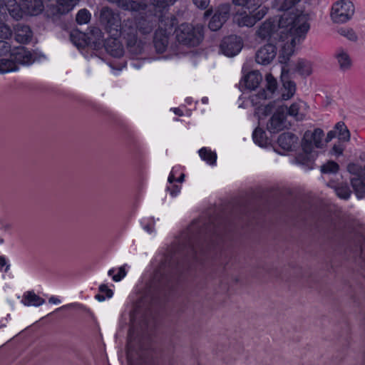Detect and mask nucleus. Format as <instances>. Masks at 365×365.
Here are the masks:
<instances>
[{"instance_id": "38", "label": "nucleus", "mask_w": 365, "mask_h": 365, "mask_svg": "<svg viewBox=\"0 0 365 365\" xmlns=\"http://www.w3.org/2000/svg\"><path fill=\"white\" fill-rule=\"evenodd\" d=\"M199 155L203 160L206 161L210 165H213L216 163L217 155L210 150L202 148L199 150Z\"/></svg>"}, {"instance_id": "8", "label": "nucleus", "mask_w": 365, "mask_h": 365, "mask_svg": "<svg viewBox=\"0 0 365 365\" xmlns=\"http://www.w3.org/2000/svg\"><path fill=\"white\" fill-rule=\"evenodd\" d=\"M146 5L148 6L147 4ZM143 11L145 12L143 14H140L133 19L135 20L136 24L138 25V30L139 34L142 35H147L153 31L158 24L160 26V20L157 15L148 11V6L145 9H143ZM140 11H143V10H140L138 12Z\"/></svg>"}, {"instance_id": "7", "label": "nucleus", "mask_w": 365, "mask_h": 365, "mask_svg": "<svg viewBox=\"0 0 365 365\" xmlns=\"http://www.w3.org/2000/svg\"><path fill=\"white\" fill-rule=\"evenodd\" d=\"M100 21L111 36H118L121 24L120 14L108 6L103 7L100 13Z\"/></svg>"}, {"instance_id": "33", "label": "nucleus", "mask_w": 365, "mask_h": 365, "mask_svg": "<svg viewBox=\"0 0 365 365\" xmlns=\"http://www.w3.org/2000/svg\"><path fill=\"white\" fill-rule=\"evenodd\" d=\"M340 69L342 71H346L351 67V59L349 55L343 50L339 51L336 54Z\"/></svg>"}, {"instance_id": "4", "label": "nucleus", "mask_w": 365, "mask_h": 365, "mask_svg": "<svg viewBox=\"0 0 365 365\" xmlns=\"http://www.w3.org/2000/svg\"><path fill=\"white\" fill-rule=\"evenodd\" d=\"M118 32V36L125 41L127 48L132 55L138 56L143 52V43L138 37V25L133 19H124Z\"/></svg>"}, {"instance_id": "31", "label": "nucleus", "mask_w": 365, "mask_h": 365, "mask_svg": "<svg viewBox=\"0 0 365 365\" xmlns=\"http://www.w3.org/2000/svg\"><path fill=\"white\" fill-rule=\"evenodd\" d=\"M351 186L358 198L364 197L365 195V183L359 178H354L351 180Z\"/></svg>"}, {"instance_id": "36", "label": "nucleus", "mask_w": 365, "mask_h": 365, "mask_svg": "<svg viewBox=\"0 0 365 365\" xmlns=\"http://www.w3.org/2000/svg\"><path fill=\"white\" fill-rule=\"evenodd\" d=\"M7 10L14 19L18 20L23 16V7L21 8L20 5L15 1H11V4L6 5Z\"/></svg>"}, {"instance_id": "6", "label": "nucleus", "mask_w": 365, "mask_h": 365, "mask_svg": "<svg viewBox=\"0 0 365 365\" xmlns=\"http://www.w3.org/2000/svg\"><path fill=\"white\" fill-rule=\"evenodd\" d=\"M176 1L177 0H150V4L148 5V11L157 15L162 24L165 21V26L174 27L176 19L170 15L168 11Z\"/></svg>"}, {"instance_id": "62", "label": "nucleus", "mask_w": 365, "mask_h": 365, "mask_svg": "<svg viewBox=\"0 0 365 365\" xmlns=\"http://www.w3.org/2000/svg\"><path fill=\"white\" fill-rule=\"evenodd\" d=\"M355 167V165L352 164V165H349L348 166V170L349 172H351V168H354Z\"/></svg>"}, {"instance_id": "28", "label": "nucleus", "mask_w": 365, "mask_h": 365, "mask_svg": "<svg viewBox=\"0 0 365 365\" xmlns=\"http://www.w3.org/2000/svg\"><path fill=\"white\" fill-rule=\"evenodd\" d=\"M295 71L302 76H308L312 73V63L306 59H299L296 66Z\"/></svg>"}, {"instance_id": "16", "label": "nucleus", "mask_w": 365, "mask_h": 365, "mask_svg": "<svg viewBox=\"0 0 365 365\" xmlns=\"http://www.w3.org/2000/svg\"><path fill=\"white\" fill-rule=\"evenodd\" d=\"M267 13V7H259V10L250 13V15L242 16L238 20L240 26L251 27L254 26L257 21L261 20Z\"/></svg>"}, {"instance_id": "3", "label": "nucleus", "mask_w": 365, "mask_h": 365, "mask_svg": "<svg viewBox=\"0 0 365 365\" xmlns=\"http://www.w3.org/2000/svg\"><path fill=\"white\" fill-rule=\"evenodd\" d=\"M265 80L266 83L264 88L261 89L257 94L250 96V101L252 106H258L255 108V114L257 115L259 118L266 117L269 115L274 108V102H270L266 106L259 104L260 103L259 100H265L272 98L277 88V80L272 74H267Z\"/></svg>"}, {"instance_id": "9", "label": "nucleus", "mask_w": 365, "mask_h": 365, "mask_svg": "<svg viewBox=\"0 0 365 365\" xmlns=\"http://www.w3.org/2000/svg\"><path fill=\"white\" fill-rule=\"evenodd\" d=\"M354 13V6L352 2L341 0L336 2L331 8V18L335 23H345L349 20Z\"/></svg>"}, {"instance_id": "44", "label": "nucleus", "mask_w": 365, "mask_h": 365, "mask_svg": "<svg viewBox=\"0 0 365 365\" xmlns=\"http://www.w3.org/2000/svg\"><path fill=\"white\" fill-rule=\"evenodd\" d=\"M305 104L304 102L301 101L300 103H294L287 110V114L288 113L289 115L295 117L297 120L302 119V116L299 117V110L300 108V104Z\"/></svg>"}, {"instance_id": "49", "label": "nucleus", "mask_w": 365, "mask_h": 365, "mask_svg": "<svg viewBox=\"0 0 365 365\" xmlns=\"http://www.w3.org/2000/svg\"><path fill=\"white\" fill-rule=\"evenodd\" d=\"M193 4L200 9H205L210 4V0H192Z\"/></svg>"}, {"instance_id": "10", "label": "nucleus", "mask_w": 365, "mask_h": 365, "mask_svg": "<svg viewBox=\"0 0 365 365\" xmlns=\"http://www.w3.org/2000/svg\"><path fill=\"white\" fill-rule=\"evenodd\" d=\"M230 4H220L215 9L208 24V27L211 31H216L222 28L230 17Z\"/></svg>"}, {"instance_id": "64", "label": "nucleus", "mask_w": 365, "mask_h": 365, "mask_svg": "<svg viewBox=\"0 0 365 365\" xmlns=\"http://www.w3.org/2000/svg\"><path fill=\"white\" fill-rule=\"evenodd\" d=\"M175 169L176 168H173L172 170H173V174L175 175Z\"/></svg>"}, {"instance_id": "19", "label": "nucleus", "mask_w": 365, "mask_h": 365, "mask_svg": "<svg viewBox=\"0 0 365 365\" xmlns=\"http://www.w3.org/2000/svg\"><path fill=\"white\" fill-rule=\"evenodd\" d=\"M297 140V135L288 132L282 133L277 139V143L282 149L289 151L295 148Z\"/></svg>"}, {"instance_id": "45", "label": "nucleus", "mask_w": 365, "mask_h": 365, "mask_svg": "<svg viewBox=\"0 0 365 365\" xmlns=\"http://www.w3.org/2000/svg\"><path fill=\"white\" fill-rule=\"evenodd\" d=\"M115 270L114 269H111L108 271V275L112 277V279L115 282L120 281L125 275L126 271L125 269V266H122L118 269V272L116 274H114Z\"/></svg>"}, {"instance_id": "21", "label": "nucleus", "mask_w": 365, "mask_h": 365, "mask_svg": "<svg viewBox=\"0 0 365 365\" xmlns=\"http://www.w3.org/2000/svg\"><path fill=\"white\" fill-rule=\"evenodd\" d=\"M22 7L24 12L31 16L37 15L43 10L41 0H23Z\"/></svg>"}, {"instance_id": "27", "label": "nucleus", "mask_w": 365, "mask_h": 365, "mask_svg": "<svg viewBox=\"0 0 365 365\" xmlns=\"http://www.w3.org/2000/svg\"><path fill=\"white\" fill-rule=\"evenodd\" d=\"M22 303L26 306L38 307L45 302V299L36 294L34 292H27L24 294Z\"/></svg>"}, {"instance_id": "17", "label": "nucleus", "mask_w": 365, "mask_h": 365, "mask_svg": "<svg viewBox=\"0 0 365 365\" xmlns=\"http://www.w3.org/2000/svg\"><path fill=\"white\" fill-rule=\"evenodd\" d=\"M108 1L115 4L119 8L129 11H139L145 9L147 7L145 1L134 0H107Z\"/></svg>"}, {"instance_id": "63", "label": "nucleus", "mask_w": 365, "mask_h": 365, "mask_svg": "<svg viewBox=\"0 0 365 365\" xmlns=\"http://www.w3.org/2000/svg\"><path fill=\"white\" fill-rule=\"evenodd\" d=\"M208 99L207 98L205 97L202 99V103H206L207 102Z\"/></svg>"}, {"instance_id": "57", "label": "nucleus", "mask_w": 365, "mask_h": 365, "mask_svg": "<svg viewBox=\"0 0 365 365\" xmlns=\"http://www.w3.org/2000/svg\"><path fill=\"white\" fill-rule=\"evenodd\" d=\"M173 112L175 113V114H176L179 116L183 115V112L180 108H174Z\"/></svg>"}, {"instance_id": "51", "label": "nucleus", "mask_w": 365, "mask_h": 365, "mask_svg": "<svg viewBox=\"0 0 365 365\" xmlns=\"http://www.w3.org/2000/svg\"><path fill=\"white\" fill-rule=\"evenodd\" d=\"M154 224L155 220L153 217L150 219V221L143 226L144 230H145L148 232L152 233L154 231Z\"/></svg>"}, {"instance_id": "39", "label": "nucleus", "mask_w": 365, "mask_h": 365, "mask_svg": "<svg viewBox=\"0 0 365 365\" xmlns=\"http://www.w3.org/2000/svg\"><path fill=\"white\" fill-rule=\"evenodd\" d=\"M80 0H57L59 6L58 12L65 14L71 10Z\"/></svg>"}, {"instance_id": "32", "label": "nucleus", "mask_w": 365, "mask_h": 365, "mask_svg": "<svg viewBox=\"0 0 365 365\" xmlns=\"http://www.w3.org/2000/svg\"><path fill=\"white\" fill-rule=\"evenodd\" d=\"M274 29V25L272 21H264L259 28L257 31V35L265 39L267 37H269Z\"/></svg>"}, {"instance_id": "12", "label": "nucleus", "mask_w": 365, "mask_h": 365, "mask_svg": "<svg viewBox=\"0 0 365 365\" xmlns=\"http://www.w3.org/2000/svg\"><path fill=\"white\" fill-rule=\"evenodd\" d=\"M242 48V42L240 37L231 35L225 37L220 44V50L225 56L232 57L237 55Z\"/></svg>"}, {"instance_id": "61", "label": "nucleus", "mask_w": 365, "mask_h": 365, "mask_svg": "<svg viewBox=\"0 0 365 365\" xmlns=\"http://www.w3.org/2000/svg\"><path fill=\"white\" fill-rule=\"evenodd\" d=\"M130 322L131 323H133V320H134V314L133 312H130Z\"/></svg>"}, {"instance_id": "20", "label": "nucleus", "mask_w": 365, "mask_h": 365, "mask_svg": "<svg viewBox=\"0 0 365 365\" xmlns=\"http://www.w3.org/2000/svg\"><path fill=\"white\" fill-rule=\"evenodd\" d=\"M113 37V38L108 39L106 42V50L110 56L115 58H120L123 56L124 53L123 46L119 40L116 38L117 36Z\"/></svg>"}, {"instance_id": "23", "label": "nucleus", "mask_w": 365, "mask_h": 365, "mask_svg": "<svg viewBox=\"0 0 365 365\" xmlns=\"http://www.w3.org/2000/svg\"><path fill=\"white\" fill-rule=\"evenodd\" d=\"M11 56L15 61L21 64H30L34 61L31 53L24 46L18 47Z\"/></svg>"}, {"instance_id": "52", "label": "nucleus", "mask_w": 365, "mask_h": 365, "mask_svg": "<svg viewBox=\"0 0 365 365\" xmlns=\"http://www.w3.org/2000/svg\"><path fill=\"white\" fill-rule=\"evenodd\" d=\"M333 152L338 155H340L343 153L344 148L340 145H334L332 148Z\"/></svg>"}, {"instance_id": "14", "label": "nucleus", "mask_w": 365, "mask_h": 365, "mask_svg": "<svg viewBox=\"0 0 365 365\" xmlns=\"http://www.w3.org/2000/svg\"><path fill=\"white\" fill-rule=\"evenodd\" d=\"M323 137L324 132L321 128H316L313 132H305L302 143V148L304 150H310L314 147L321 148Z\"/></svg>"}, {"instance_id": "30", "label": "nucleus", "mask_w": 365, "mask_h": 365, "mask_svg": "<svg viewBox=\"0 0 365 365\" xmlns=\"http://www.w3.org/2000/svg\"><path fill=\"white\" fill-rule=\"evenodd\" d=\"M284 91L282 93V100L287 101L290 99L295 93L296 84L292 81H283Z\"/></svg>"}, {"instance_id": "29", "label": "nucleus", "mask_w": 365, "mask_h": 365, "mask_svg": "<svg viewBox=\"0 0 365 365\" xmlns=\"http://www.w3.org/2000/svg\"><path fill=\"white\" fill-rule=\"evenodd\" d=\"M254 142L260 147H266L269 144V140L266 136L264 130L257 128L252 134Z\"/></svg>"}, {"instance_id": "34", "label": "nucleus", "mask_w": 365, "mask_h": 365, "mask_svg": "<svg viewBox=\"0 0 365 365\" xmlns=\"http://www.w3.org/2000/svg\"><path fill=\"white\" fill-rule=\"evenodd\" d=\"M336 130V135L339 140L349 141L350 140V133L344 122H338L334 127Z\"/></svg>"}, {"instance_id": "59", "label": "nucleus", "mask_w": 365, "mask_h": 365, "mask_svg": "<svg viewBox=\"0 0 365 365\" xmlns=\"http://www.w3.org/2000/svg\"><path fill=\"white\" fill-rule=\"evenodd\" d=\"M132 65L136 68H139L140 67L139 62L133 63Z\"/></svg>"}, {"instance_id": "26", "label": "nucleus", "mask_w": 365, "mask_h": 365, "mask_svg": "<svg viewBox=\"0 0 365 365\" xmlns=\"http://www.w3.org/2000/svg\"><path fill=\"white\" fill-rule=\"evenodd\" d=\"M232 3L248 10L250 13L259 10V7H265L262 5L261 0H232Z\"/></svg>"}, {"instance_id": "40", "label": "nucleus", "mask_w": 365, "mask_h": 365, "mask_svg": "<svg viewBox=\"0 0 365 365\" xmlns=\"http://www.w3.org/2000/svg\"><path fill=\"white\" fill-rule=\"evenodd\" d=\"M14 59H0V73H4L10 71H14L16 70V66L14 63Z\"/></svg>"}, {"instance_id": "18", "label": "nucleus", "mask_w": 365, "mask_h": 365, "mask_svg": "<svg viewBox=\"0 0 365 365\" xmlns=\"http://www.w3.org/2000/svg\"><path fill=\"white\" fill-rule=\"evenodd\" d=\"M15 39L21 43H28L32 37V31L27 25L18 23L14 26Z\"/></svg>"}, {"instance_id": "11", "label": "nucleus", "mask_w": 365, "mask_h": 365, "mask_svg": "<svg viewBox=\"0 0 365 365\" xmlns=\"http://www.w3.org/2000/svg\"><path fill=\"white\" fill-rule=\"evenodd\" d=\"M173 27L165 26V21L160 22L158 29L155 31L153 38L154 46L158 53H163L168 45V36L173 31Z\"/></svg>"}, {"instance_id": "58", "label": "nucleus", "mask_w": 365, "mask_h": 365, "mask_svg": "<svg viewBox=\"0 0 365 365\" xmlns=\"http://www.w3.org/2000/svg\"><path fill=\"white\" fill-rule=\"evenodd\" d=\"M185 174L182 173L180 175V176L178 178H177L176 181L178 182H182L185 180Z\"/></svg>"}, {"instance_id": "47", "label": "nucleus", "mask_w": 365, "mask_h": 365, "mask_svg": "<svg viewBox=\"0 0 365 365\" xmlns=\"http://www.w3.org/2000/svg\"><path fill=\"white\" fill-rule=\"evenodd\" d=\"M339 32L341 35L346 36L351 41H354L357 40V36L352 29H341Z\"/></svg>"}, {"instance_id": "22", "label": "nucleus", "mask_w": 365, "mask_h": 365, "mask_svg": "<svg viewBox=\"0 0 365 365\" xmlns=\"http://www.w3.org/2000/svg\"><path fill=\"white\" fill-rule=\"evenodd\" d=\"M299 153L296 158V160L299 164L304 165L308 169L313 168V165L316 158L317 157V153L313 151V149L310 150H304Z\"/></svg>"}, {"instance_id": "13", "label": "nucleus", "mask_w": 365, "mask_h": 365, "mask_svg": "<svg viewBox=\"0 0 365 365\" xmlns=\"http://www.w3.org/2000/svg\"><path fill=\"white\" fill-rule=\"evenodd\" d=\"M287 107L281 106H279L273 115L272 116L269 122L267 123V130L270 133H277L286 128V115Z\"/></svg>"}, {"instance_id": "54", "label": "nucleus", "mask_w": 365, "mask_h": 365, "mask_svg": "<svg viewBox=\"0 0 365 365\" xmlns=\"http://www.w3.org/2000/svg\"><path fill=\"white\" fill-rule=\"evenodd\" d=\"M336 136V130H330L329 132H328L327 135V138H326L327 142L331 140Z\"/></svg>"}, {"instance_id": "56", "label": "nucleus", "mask_w": 365, "mask_h": 365, "mask_svg": "<svg viewBox=\"0 0 365 365\" xmlns=\"http://www.w3.org/2000/svg\"><path fill=\"white\" fill-rule=\"evenodd\" d=\"M49 303L52 304H59L61 300L55 297H51L48 299Z\"/></svg>"}, {"instance_id": "48", "label": "nucleus", "mask_w": 365, "mask_h": 365, "mask_svg": "<svg viewBox=\"0 0 365 365\" xmlns=\"http://www.w3.org/2000/svg\"><path fill=\"white\" fill-rule=\"evenodd\" d=\"M11 51V46L10 44L3 40H0V56H4L9 53Z\"/></svg>"}, {"instance_id": "43", "label": "nucleus", "mask_w": 365, "mask_h": 365, "mask_svg": "<svg viewBox=\"0 0 365 365\" xmlns=\"http://www.w3.org/2000/svg\"><path fill=\"white\" fill-rule=\"evenodd\" d=\"M90 19L91 14L86 9H81L76 14V20L78 24H87Z\"/></svg>"}, {"instance_id": "46", "label": "nucleus", "mask_w": 365, "mask_h": 365, "mask_svg": "<svg viewBox=\"0 0 365 365\" xmlns=\"http://www.w3.org/2000/svg\"><path fill=\"white\" fill-rule=\"evenodd\" d=\"M13 34V31L7 24L0 22V38L4 39L9 38Z\"/></svg>"}, {"instance_id": "15", "label": "nucleus", "mask_w": 365, "mask_h": 365, "mask_svg": "<svg viewBox=\"0 0 365 365\" xmlns=\"http://www.w3.org/2000/svg\"><path fill=\"white\" fill-rule=\"evenodd\" d=\"M277 55V47L272 43H267L260 47L255 54L256 62L262 65L269 64Z\"/></svg>"}, {"instance_id": "50", "label": "nucleus", "mask_w": 365, "mask_h": 365, "mask_svg": "<svg viewBox=\"0 0 365 365\" xmlns=\"http://www.w3.org/2000/svg\"><path fill=\"white\" fill-rule=\"evenodd\" d=\"M181 187L177 185H173L172 186H168L166 190L170 192V194L172 197H175L180 192Z\"/></svg>"}, {"instance_id": "35", "label": "nucleus", "mask_w": 365, "mask_h": 365, "mask_svg": "<svg viewBox=\"0 0 365 365\" xmlns=\"http://www.w3.org/2000/svg\"><path fill=\"white\" fill-rule=\"evenodd\" d=\"M301 0H274L273 6L278 11H288Z\"/></svg>"}, {"instance_id": "53", "label": "nucleus", "mask_w": 365, "mask_h": 365, "mask_svg": "<svg viewBox=\"0 0 365 365\" xmlns=\"http://www.w3.org/2000/svg\"><path fill=\"white\" fill-rule=\"evenodd\" d=\"M4 266H6L4 272H7L9 269V264H6V261L4 257L0 256V269H1Z\"/></svg>"}, {"instance_id": "55", "label": "nucleus", "mask_w": 365, "mask_h": 365, "mask_svg": "<svg viewBox=\"0 0 365 365\" xmlns=\"http://www.w3.org/2000/svg\"><path fill=\"white\" fill-rule=\"evenodd\" d=\"M176 178H175V175L173 174V170H171L169 176H168V181L170 184H173L175 181H176Z\"/></svg>"}, {"instance_id": "25", "label": "nucleus", "mask_w": 365, "mask_h": 365, "mask_svg": "<svg viewBox=\"0 0 365 365\" xmlns=\"http://www.w3.org/2000/svg\"><path fill=\"white\" fill-rule=\"evenodd\" d=\"M131 329H130V332ZM127 358L129 362H134L135 360L143 358L142 351L135 347L134 342L131 340L130 333L129 334V339L127 344Z\"/></svg>"}, {"instance_id": "2", "label": "nucleus", "mask_w": 365, "mask_h": 365, "mask_svg": "<svg viewBox=\"0 0 365 365\" xmlns=\"http://www.w3.org/2000/svg\"><path fill=\"white\" fill-rule=\"evenodd\" d=\"M309 16L303 13H287L281 16L278 26L281 35L290 36V44H285L279 56V61L285 63L294 52L297 41L304 39L310 29Z\"/></svg>"}, {"instance_id": "1", "label": "nucleus", "mask_w": 365, "mask_h": 365, "mask_svg": "<svg viewBox=\"0 0 365 365\" xmlns=\"http://www.w3.org/2000/svg\"><path fill=\"white\" fill-rule=\"evenodd\" d=\"M221 240L220 227L213 222L194 220L182 232L177 243L162 257L140 303L146 306L157 303L162 292L174 287L180 274L190 267L191 262H202V255Z\"/></svg>"}, {"instance_id": "5", "label": "nucleus", "mask_w": 365, "mask_h": 365, "mask_svg": "<svg viewBox=\"0 0 365 365\" xmlns=\"http://www.w3.org/2000/svg\"><path fill=\"white\" fill-rule=\"evenodd\" d=\"M177 41L189 46H196L203 38V27L197 25L193 26L189 24H182L175 30Z\"/></svg>"}, {"instance_id": "41", "label": "nucleus", "mask_w": 365, "mask_h": 365, "mask_svg": "<svg viewBox=\"0 0 365 365\" xmlns=\"http://www.w3.org/2000/svg\"><path fill=\"white\" fill-rule=\"evenodd\" d=\"M98 289L101 293L96 295V299L100 302L104 301L106 297L110 298L113 294L112 289H109L106 284H101Z\"/></svg>"}, {"instance_id": "24", "label": "nucleus", "mask_w": 365, "mask_h": 365, "mask_svg": "<svg viewBox=\"0 0 365 365\" xmlns=\"http://www.w3.org/2000/svg\"><path fill=\"white\" fill-rule=\"evenodd\" d=\"M262 80V76L258 71L248 73L244 78L243 82L246 88L255 90Z\"/></svg>"}, {"instance_id": "42", "label": "nucleus", "mask_w": 365, "mask_h": 365, "mask_svg": "<svg viewBox=\"0 0 365 365\" xmlns=\"http://www.w3.org/2000/svg\"><path fill=\"white\" fill-rule=\"evenodd\" d=\"M339 169V165L332 160L328 161L326 164L321 166L322 173H336Z\"/></svg>"}, {"instance_id": "60", "label": "nucleus", "mask_w": 365, "mask_h": 365, "mask_svg": "<svg viewBox=\"0 0 365 365\" xmlns=\"http://www.w3.org/2000/svg\"><path fill=\"white\" fill-rule=\"evenodd\" d=\"M212 13V11L211 9H208L205 11V15L207 16H210Z\"/></svg>"}, {"instance_id": "37", "label": "nucleus", "mask_w": 365, "mask_h": 365, "mask_svg": "<svg viewBox=\"0 0 365 365\" xmlns=\"http://www.w3.org/2000/svg\"><path fill=\"white\" fill-rule=\"evenodd\" d=\"M337 196L341 199L347 200L351 195V190L346 183H341L334 187Z\"/></svg>"}]
</instances>
